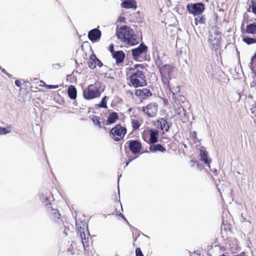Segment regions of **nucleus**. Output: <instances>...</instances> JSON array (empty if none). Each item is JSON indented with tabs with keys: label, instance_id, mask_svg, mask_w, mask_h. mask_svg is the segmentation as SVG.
Returning <instances> with one entry per match:
<instances>
[{
	"label": "nucleus",
	"instance_id": "nucleus-1",
	"mask_svg": "<svg viewBox=\"0 0 256 256\" xmlns=\"http://www.w3.org/2000/svg\"><path fill=\"white\" fill-rule=\"evenodd\" d=\"M155 64L160 72L162 82L172 93V96H174L180 92V87L178 85L176 86H172L170 83L172 76L174 68L168 64H164L162 60L159 58L156 60Z\"/></svg>",
	"mask_w": 256,
	"mask_h": 256
},
{
	"label": "nucleus",
	"instance_id": "nucleus-2",
	"mask_svg": "<svg viewBox=\"0 0 256 256\" xmlns=\"http://www.w3.org/2000/svg\"><path fill=\"white\" fill-rule=\"evenodd\" d=\"M146 66L144 64H139L134 65L130 68V75L127 77L128 84L130 86L135 88L143 87L147 85V81L144 70Z\"/></svg>",
	"mask_w": 256,
	"mask_h": 256
},
{
	"label": "nucleus",
	"instance_id": "nucleus-3",
	"mask_svg": "<svg viewBox=\"0 0 256 256\" xmlns=\"http://www.w3.org/2000/svg\"><path fill=\"white\" fill-rule=\"evenodd\" d=\"M116 36L118 39L128 45L135 46L138 43L136 36L130 26H120L116 32Z\"/></svg>",
	"mask_w": 256,
	"mask_h": 256
},
{
	"label": "nucleus",
	"instance_id": "nucleus-4",
	"mask_svg": "<svg viewBox=\"0 0 256 256\" xmlns=\"http://www.w3.org/2000/svg\"><path fill=\"white\" fill-rule=\"evenodd\" d=\"M44 200L46 202V213L48 218L54 226L62 228L64 224L58 210L52 206L48 198H45Z\"/></svg>",
	"mask_w": 256,
	"mask_h": 256
},
{
	"label": "nucleus",
	"instance_id": "nucleus-5",
	"mask_svg": "<svg viewBox=\"0 0 256 256\" xmlns=\"http://www.w3.org/2000/svg\"><path fill=\"white\" fill-rule=\"evenodd\" d=\"M102 92V84L97 80L83 90V96L86 100H92L100 97Z\"/></svg>",
	"mask_w": 256,
	"mask_h": 256
},
{
	"label": "nucleus",
	"instance_id": "nucleus-6",
	"mask_svg": "<svg viewBox=\"0 0 256 256\" xmlns=\"http://www.w3.org/2000/svg\"><path fill=\"white\" fill-rule=\"evenodd\" d=\"M138 110L146 118H154L158 114V105L156 102H150L144 106L139 107Z\"/></svg>",
	"mask_w": 256,
	"mask_h": 256
},
{
	"label": "nucleus",
	"instance_id": "nucleus-7",
	"mask_svg": "<svg viewBox=\"0 0 256 256\" xmlns=\"http://www.w3.org/2000/svg\"><path fill=\"white\" fill-rule=\"evenodd\" d=\"M127 133V129L120 124L115 125L110 131V136L115 142L122 140Z\"/></svg>",
	"mask_w": 256,
	"mask_h": 256
},
{
	"label": "nucleus",
	"instance_id": "nucleus-8",
	"mask_svg": "<svg viewBox=\"0 0 256 256\" xmlns=\"http://www.w3.org/2000/svg\"><path fill=\"white\" fill-rule=\"evenodd\" d=\"M188 11L194 16L201 15L205 10L204 5L202 2L190 4L186 6Z\"/></svg>",
	"mask_w": 256,
	"mask_h": 256
},
{
	"label": "nucleus",
	"instance_id": "nucleus-9",
	"mask_svg": "<svg viewBox=\"0 0 256 256\" xmlns=\"http://www.w3.org/2000/svg\"><path fill=\"white\" fill-rule=\"evenodd\" d=\"M221 33L218 30L214 32V34H210L208 40L212 50H217L220 48Z\"/></svg>",
	"mask_w": 256,
	"mask_h": 256
},
{
	"label": "nucleus",
	"instance_id": "nucleus-10",
	"mask_svg": "<svg viewBox=\"0 0 256 256\" xmlns=\"http://www.w3.org/2000/svg\"><path fill=\"white\" fill-rule=\"evenodd\" d=\"M78 231L80 233L84 248L86 250V247H88L90 244V234L88 230L84 224L83 227L80 226V228H78Z\"/></svg>",
	"mask_w": 256,
	"mask_h": 256
},
{
	"label": "nucleus",
	"instance_id": "nucleus-11",
	"mask_svg": "<svg viewBox=\"0 0 256 256\" xmlns=\"http://www.w3.org/2000/svg\"><path fill=\"white\" fill-rule=\"evenodd\" d=\"M130 150L134 154H138L142 148V144L140 142L137 140H132L126 142Z\"/></svg>",
	"mask_w": 256,
	"mask_h": 256
},
{
	"label": "nucleus",
	"instance_id": "nucleus-12",
	"mask_svg": "<svg viewBox=\"0 0 256 256\" xmlns=\"http://www.w3.org/2000/svg\"><path fill=\"white\" fill-rule=\"evenodd\" d=\"M148 46L144 43H142L136 48L132 50V54L134 60H138L141 54H146L148 51Z\"/></svg>",
	"mask_w": 256,
	"mask_h": 256
},
{
	"label": "nucleus",
	"instance_id": "nucleus-13",
	"mask_svg": "<svg viewBox=\"0 0 256 256\" xmlns=\"http://www.w3.org/2000/svg\"><path fill=\"white\" fill-rule=\"evenodd\" d=\"M134 94L136 97L142 100L148 99L152 94L150 90L147 88L135 89Z\"/></svg>",
	"mask_w": 256,
	"mask_h": 256
},
{
	"label": "nucleus",
	"instance_id": "nucleus-14",
	"mask_svg": "<svg viewBox=\"0 0 256 256\" xmlns=\"http://www.w3.org/2000/svg\"><path fill=\"white\" fill-rule=\"evenodd\" d=\"M102 36V32L98 28H94L88 32V38L89 40L93 42L98 41L100 40Z\"/></svg>",
	"mask_w": 256,
	"mask_h": 256
},
{
	"label": "nucleus",
	"instance_id": "nucleus-15",
	"mask_svg": "<svg viewBox=\"0 0 256 256\" xmlns=\"http://www.w3.org/2000/svg\"><path fill=\"white\" fill-rule=\"evenodd\" d=\"M88 64L91 69H94L96 66L101 67L102 66V63L96 58V55L94 54L90 56Z\"/></svg>",
	"mask_w": 256,
	"mask_h": 256
},
{
	"label": "nucleus",
	"instance_id": "nucleus-16",
	"mask_svg": "<svg viewBox=\"0 0 256 256\" xmlns=\"http://www.w3.org/2000/svg\"><path fill=\"white\" fill-rule=\"evenodd\" d=\"M199 156L201 162L204 164H208L210 166L212 160L210 158L208 152L204 148L199 150Z\"/></svg>",
	"mask_w": 256,
	"mask_h": 256
},
{
	"label": "nucleus",
	"instance_id": "nucleus-17",
	"mask_svg": "<svg viewBox=\"0 0 256 256\" xmlns=\"http://www.w3.org/2000/svg\"><path fill=\"white\" fill-rule=\"evenodd\" d=\"M148 143L156 144L157 142H158V131L156 130L150 129L148 130Z\"/></svg>",
	"mask_w": 256,
	"mask_h": 256
},
{
	"label": "nucleus",
	"instance_id": "nucleus-18",
	"mask_svg": "<svg viewBox=\"0 0 256 256\" xmlns=\"http://www.w3.org/2000/svg\"><path fill=\"white\" fill-rule=\"evenodd\" d=\"M156 123L158 126L161 130H163V132H167L169 130L170 126L166 119L160 118L156 120Z\"/></svg>",
	"mask_w": 256,
	"mask_h": 256
},
{
	"label": "nucleus",
	"instance_id": "nucleus-19",
	"mask_svg": "<svg viewBox=\"0 0 256 256\" xmlns=\"http://www.w3.org/2000/svg\"><path fill=\"white\" fill-rule=\"evenodd\" d=\"M114 58L116 60V64H118L122 63L125 58V54L122 50L116 51L112 55Z\"/></svg>",
	"mask_w": 256,
	"mask_h": 256
},
{
	"label": "nucleus",
	"instance_id": "nucleus-20",
	"mask_svg": "<svg viewBox=\"0 0 256 256\" xmlns=\"http://www.w3.org/2000/svg\"><path fill=\"white\" fill-rule=\"evenodd\" d=\"M121 6L125 8L136 10L137 8L136 2L135 0H126L121 4Z\"/></svg>",
	"mask_w": 256,
	"mask_h": 256
},
{
	"label": "nucleus",
	"instance_id": "nucleus-21",
	"mask_svg": "<svg viewBox=\"0 0 256 256\" xmlns=\"http://www.w3.org/2000/svg\"><path fill=\"white\" fill-rule=\"evenodd\" d=\"M119 119L118 114L116 112H111L108 117L106 122V125H110L115 123Z\"/></svg>",
	"mask_w": 256,
	"mask_h": 256
},
{
	"label": "nucleus",
	"instance_id": "nucleus-22",
	"mask_svg": "<svg viewBox=\"0 0 256 256\" xmlns=\"http://www.w3.org/2000/svg\"><path fill=\"white\" fill-rule=\"evenodd\" d=\"M149 150L152 152H165L166 148L160 144H152L149 147Z\"/></svg>",
	"mask_w": 256,
	"mask_h": 256
},
{
	"label": "nucleus",
	"instance_id": "nucleus-23",
	"mask_svg": "<svg viewBox=\"0 0 256 256\" xmlns=\"http://www.w3.org/2000/svg\"><path fill=\"white\" fill-rule=\"evenodd\" d=\"M68 94L70 98L75 100L77 96L76 88L74 86H70L68 89Z\"/></svg>",
	"mask_w": 256,
	"mask_h": 256
},
{
	"label": "nucleus",
	"instance_id": "nucleus-24",
	"mask_svg": "<svg viewBox=\"0 0 256 256\" xmlns=\"http://www.w3.org/2000/svg\"><path fill=\"white\" fill-rule=\"evenodd\" d=\"M246 32L248 34H256V23L248 24L246 28Z\"/></svg>",
	"mask_w": 256,
	"mask_h": 256
},
{
	"label": "nucleus",
	"instance_id": "nucleus-25",
	"mask_svg": "<svg viewBox=\"0 0 256 256\" xmlns=\"http://www.w3.org/2000/svg\"><path fill=\"white\" fill-rule=\"evenodd\" d=\"M142 122L134 118L131 120V125L133 131L138 130Z\"/></svg>",
	"mask_w": 256,
	"mask_h": 256
},
{
	"label": "nucleus",
	"instance_id": "nucleus-26",
	"mask_svg": "<svg viewBox=\"0 0 256 256\" xmlns=\"http://www.w3.org/2000/svg\"><path fill=\"white\" fill-rule=\"evenodd\" d=\"M92 120L98 126V127L100 128L102 127L105 124L104 121H101L100 118L98 116H93L92 118Z\"/></svg>",
	"mask_w": 256,
	"mask_h": 256
},
{
	"label": "nucleus",
	"instance_id": "nucleus-27",
	"mask_svg": "<svg viewBox=\"0 0 256 256\" xmlns=\"http://www.w3.org/2000/svg\"><path fill=\"white\" fill-rule=\"evenodd\" d=\"M194 24L197 26L199 24H204L206 23V18L204 16H198L194 20Z\"/></svg>",
	"mask_w": 256,
	"mask_h": 256
},
{
	"label": "nucleus",
	"instance_id": "nucleus-28",
	"mask_svg": "<svg viewBox=\"0 0 256 256\" xmlns=\"http://www.w3.org/2000/svg\"><path fill=\"white\" fill-rule=\"evenodd\" d=\"M243 42L246 43L248 44H252L256 43V39L252 38H250L248 36L244 37L242 38Z\"/></svg>",
	"mask_w": 256,
	"mask_h": 256
},
{
	"label": "nucleus",
	"instance_id": "nucleus-29",
	"mask_svg": "<svg viewBox=\"0 0 256 256\" xmlns=\"http://www.w3.org/2000/svg\"><path fill=\"white\" fill-rule=\"evenodd\" d=\"M108 98L105 96H104L101 101V102L100 104H98V106L100 108H107V104H106V100Z\"/></svg>",
	"mask_w": 256,
	"mask_h": 256
},
{
	"label": "nucleus",
	"instance_id": "nucleus-30",
	"mask_svg": "<svg viewBox=\"0 0 256 256\" xmlns=\"http://www.w3.org/2000/svg\"><path fill=\"white\" fill-rule=\"evenodd\" d=\"M142 137L143 140L148 142V138L149 137V132L148 130L144 131L142 134Z\"/></svg>",
	"mask_w": 256,
	"mask_h": 256
},
{
	"label": "nucleus",
	"instance_id": "nucleus-31",
	"mask_svg": "<svg viewBox=\"0 0 256 256\" xmlns=\"http://www.w3.org/2000/svg\"><path fill=\"white\" fill-rule=\"evenodd\" d=\"M10 132V130L6 128L0 126V134H6Z\"/></svg>",
	"mask_w": 256,
	"mask_h": 256
},
{
	"label": "nucleus",
	"instance_id": "nucleus-32",
	"mask_svg": "<svg viewBox=\"0 0 256 256\" xmlns=\"http://www.w3.org/2000/svg\"><path fill=\"white\" fill-rule=\"evenodd\" d=\"M136 256H144V254L140 248H138L136 250Z\"/></svg>",
	"mask_w": 256,
	"mask_h": 256
},
{
	"label": "nucleus",
	"instance_id": "nucleus-33",
	"mask_svg": "<svg viewBox=\"0 0 256 256\" xmlns=\"http://www.w3.org/2000/svg\"><path fill=\"white\" fill-rule=\"evenodd\" d=\"M224 230H228V231H231L232 226L230 224H224Z\"/></svg>",
	"mask_w": 256,
	"mask_h": 256
},
{
	"label": "nucleus",
	"instance_id": "nucleus-34",
	"mask_svg": "<svg viewBox=\"0 0 256 256\" xmlns=\"http://www.w3.org/2000/svg\"><path fill=\"white\" fill-rule=\"evenodd\" d=\"M44 83V86L49 89L50 88H56L58 87V85H50V84H46V83Z\"/></svg>",
	"mask_w": 256,
	"mask_h": 256
},
{
	"label": "nucleus",
	"instance_id": "nucleus-35",
	"mask_svg": "<svg viewBox=\"0 0 256 256\" xmlns=\"http://www.w3.org/2000/svg\"><path fill=\"white\" fill-rule=\"evenodd\" d=\"M252 12L256 15V2H252Z\"/></svg>",
	"mask_w": 256,
	"mask_h": 256
},
{
	"label": "nucleus",
	"instance_id": "nucleus-36",
	"mask_svg": "<svg viewBox=\"0 0 256 256\" xmlns=\"http://www.w3.org/2000/svg\"><path fill=\"white\" fill-rule=\"evenodd\" d=\"M116 215L119 216L121 217L122 219H124V220L127 221L126 219L124 217V216L120 212H116Z\"/></svg>",
	"mask_w": 256,
	"mask_h": 256
},
{
	"label": "nucleus",
	"instance_id": "nucleus-37",
	"mask_svg": "<svg viewBox=\"0 0 256 256\" xmlns=\"http://www.w3.org/2000/svg\"><path fill=\"white\" fill-rule=\"evenodd\" d=\"M116 215L119 216L121 217L122 219H124V220L127 221L126 219L124 217V216L120 212H116Z\"/></svg>",
	"mask_w": 256,
	"mask_h": 256
},
{
	"label": "nucleus",
	"instance_id": "nucleus-38",
	"mask_svg": "<svg viewBox=\"0 0 256 256\" xmlns=\"http://www.w3.org/2000/svg\"><path fill=\"white\" fill-rule=\"evenodd\" d=\"M110 52L112 53V56L116 52V51L114 50V46L113 44H110Z\"/></svg>",
	"mask_w": 256,
	"mask_h": 256
},
{
	"label": "nucleus",
	"instance_id": "nucleus-39",
	"mask_svg": "<svg viewBox=\"0 0 256 256\" xmlns=\"http://www.w3.org/2000/svg\"><path fill=\"white\" fill-rule=\"evenodd\" d=\"M70 252L66 251L59 254L60 256H68Z\"/></svg>",
	"mask_w": 256,
	"mask_h": 256
},
{
	"label": "nucleus",
	"instance_id": "nucleus-40",
	"mask_svg": "<svg viewBox=\"0 0 256 256\" xmlns=\"http://www.w3.org/2000/svg\"><path fill=\"white\" fill-rule=\"evenodd\" d=\"M15 84L18 86L20 87L21 86V82L19 80H15Z\"/></svg>",
	"mask_w": 256,
	"mask_h": 256
},
{
	"label": "nucleus",
	"instance_id": "nucleus-41",
	"mask_svg": "<svg viewBox=\"0 0 256 256\" xmlns=\"http://www.w3.org/2000/svg\"><path fill=\"white\" fill-rule=\"evenodd\" d=\"M252 70L253 71V73L254 74V76H256V69L254 70L252 67L251 68Z\"/></svg>",
	"mask_w": 256,
	"mask_h": 256
},
{
	"label": "nucleus",
	"instance_id": "nucleus-42",
	"mask_svg": "<svg viewBox=\"0 0 256 256\" xmlns=\"http://www.w3.org/2000/svg\"><path fill=\"white\" fill-rule=\"evenodd\" d=\"M2 71L4 73V74H7V72H6V70H5L4 69L2 70Z\"/></svg>",
	"mask_w": 256,
	"mask_h": 256
},
{
	"label": "nucleus",
	"instance_id": "nucleus-43",
	"mask_svg": "<svg viewBox=\"0 0 256 256\" xmlns=\"http://www.w3.org/2000/svg\"><path fill=\"white\" fill-rule=\"evenodd\" d=\"M191 162H197V161L196 160H191Z\"/></svg>",
	"mask_w": 256,
	"mask_h": 256
},
{
	"label": "nucleus",
	"instance_id": "nucleus-44",
	"mask_svg": "<svg viewBox=\"0 0 256 256\" xmlns=\"http://www.w3.org/2000/svg\"><path fill=\"white\" fill-rule=\"evenodd\" d=\"M136 238H135V239H134V242H136ZM133 244H134V246H135L136 245V244H135V242H134Z\"/></svg>",
	"mask_w": 256,
	"mask_h": 256
},
{
	"label": "nucleus",
	"instance_id": "nucleus-45",
	"mask_svg": "<svg viewBox=\"0 0 256 256\" xmlns=\"http://www.w3.org/2000/svg\"><path fill=\"white\" fill-rule=\"evenodd\" d=\"M131 160H130L128 162H127L126 163V166H128V163H129V162H130Z\"/></svg>",
	"mask_w": 256,
	"mask_h": 256
},
{
	"label": "nucleus",
	"instance_id": "nucleus-46",
	"mask_svg": "<svg viewBox=\"0 0 256 256\" xmlns=\"http://www.w3.org/2000/svg\"><path fill=\"white\" fill-rule=\"evenodd\" d=\"M226 256L224 254H222L220 255V256Z\"/></svg>",
	"mask_w": 256,
	"mask_h": 256
}]
</instances>
